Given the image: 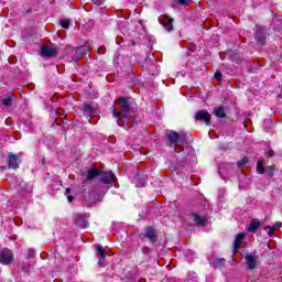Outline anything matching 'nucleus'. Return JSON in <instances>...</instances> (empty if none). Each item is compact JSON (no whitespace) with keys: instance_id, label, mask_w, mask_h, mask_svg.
<instances>
[{"instance_id":"nucleus-1","label":"nucleus","mask_w":282,"mask_h":282,"mask_svg":"<svg viewBox=\"0 0 282 282\" xmlns=\"http://www.w3.org/2000/svg\"><path fill=\"white\" fill-rule=\"evenodd\" d=\"M118 100H119L121 112H117L116 108L112 107L111 111H112L113 118H118L119 120L120 118H126V120H129V111L131 110V106H129V101L124 97H120Z\"/></svg>"},{"instance_id":"nucleus-2","label":"nucleus","mask_w":282,"mask_h":282,"mask_svg":"<svg viewBox=\"0 0 282 282\" xmlns=\"http://www.w3.org/2000/svg\"><path fill=\"white\" fill-rule=\"evenodd\" d=\"M14 259V253L10 249H1L0 250V263L2 265H10L12 260Z\"/></svg>"},{"instance_id":"nucleus-3","label":"nucleus","mask_w":282,"mask_h":282,"mask_svg":"<svg viewBox=\"0 0 282 282\" xmlns=\"http://www.w3.org/2000/svg\"><path fill=\"white\" fill-rule=\"evenodd\" d=\"M245 261L247 263V267L249 270H254V268H257V263L259 261V258L252 253H248L245 257Z\"/></svg>"},{"instance_id":"nucleus-4","label":"nucleus","mask_w":282,"mask_h":282,"mask_svg":"<svg viewBox=\"0 0 282 282\" xmlns=\"http://www.w3.org/2000/svg\"><path fill=\"white\" fill-rule=\"evenodd\" d=\"M96 252H97V257H98V265H100L101 268H105V258L107 257V252H105V248H102V246L97 245L96 247Z\"/></svg>"},{"instance_id":"nucleus-5","label":"nucleus","mask_w":282,"mask_h":282,"mask_svg":"<svg viewBox=\"0 0 282 282\" xmlns=\"http://www.w3.org/2000/svg\"><path fill=\"white\" fill-rule=\"evenodd\" d=\"M160 23L164 25V28L167 30V32L173 31V19L169 15H163L159 19Z\"/></svg>"},{"instance_id":"nucleus-6","label":"nucleus","mask_w":282,"mask_h":282,"mask_svg":"<svg viewBox=\"0 0 282 282\" xmlns=\"http://www.w3.org/2000/svg\"><path fill=\"white\" fill-rule=\"evenodd\" d=\"M195 118H196V120H200L202 122L210 124V113H208V111H206V110H200V111L196 112Z\"/></svg>"},{"instance_id":"nucleus-7","label":"nucleus","mask_w":282,"mask_h":282,"mask_svg":"<svg viewBox=\"0 0 282 282\" xmlns=\"http://www.w3.org/2000/svg\"><path fill=\"white\" fill-rule=\"evenodd\" d=\"M113 182H116V176L113 175V173L108 172V173L101 174L102 184H109L110 186H113Z\"/></svg>"},{"instance_id":"nucleus-8","label":"nucleus","mask_w":282,"mask_h":282,"mask_svg":"<svg viewBox=\"0 0 282 282\" xmlns=\"http://www.w3.org/2000/svg\"><path fill=\"white\" fill-rule=\"evenodd\" d=\"M166 138L170 144H173L174 149H177V140H180V133H177L176 131H170L166 134Z\"/></svg>"},{"instance_id":"nucleus-9","label":"nucleus","mask_w":282,"mask_h":282,"mask_svg":"<svg viewBox=\"0 0 282 282\" xmlns=\"http://www.w3.org/2000/svg\"><path fill=\"white\" fill-rule=\"evenodd\" d=\"M243 239H246V234L240 232L236 236L234 241V252H239V248H241V243H243Z\"/></svg>"},{"instance_id":"nucleus-10","label":"nucleus","mask_w":282,"mask_h":282,"mask_svg":"<svg viewBox=\"0 0 282 282\" xmlns=\"http://www.w3.org/2000/svg\"><path fill=\"white\" fill-rule=\"evenodd\" d=\"M144 237H147V239H150L152 243H155L158 241V235L155 234V229L153 227H148L145 229Z\"/></svg>"},{"instance_id":"nucleus-11","label":"nucleus","mask_w":282,"mask_h":282,"mask_svg":"<svg viewBox=\"0 0 282 282\" xmlns=\"http://www.w3.org/2000/svg\"><path fill=\"white\" fill-rule=\"evenodd\" d=\"M58 54V50L52 46H43L42 47V56H56Z\"/></svg>"},{"instance_id":"nucleus-12","label":"nucleus","mask_w":282,"mask_h":282,"mask_svg":"<svg viewBox=\"0 0 282 282\" xmlns=\"http://www.w3.org/2000/svg\"><path fill=\"white\" fill-rule=\"evenodd\" d=\"M20 162L19 156L12 153L9 154V169H19Z\"/></svg>"},{"instance_id":"nucleus-13","label":"nucleus","mask_w":282,"mask_h":282,"mask_svg":"<svg viewBox=\"0 0 282 282\" xmlns=\"http://www.w3.org/2000/svg\"><path fill=\"white\" fill-rule=\"evenodd\" d=\"M261 228V221L259 219H252L250 225L247 227L248 232H257Z\"/></svg>"},{"instance_id":"nucleus-14","label":"nucleus","mask_w":282,"mask_h":282,"mask_svg":"<svg viewBox=\"0 0 282 282\" xmlns=\"http://www.w3.org/2000/svg\"><path fill=\"white\" fill-rule=\"evenodd\" d=\"M75 223L79 228H87V221H85V217L82 214H75Z\"/></svg>"},{"instance_id":"nucleus-15","label":"nucleus","mask_w":282,"mask_h":282,"mask_svg":"<svg viewBox=\"0 0 282 282\" xmlns=\"http://www.w3.org/2000/svg\"><path fill=\"white\" fill-rule=\"evenodd\" d=\"M210 265H213V268H224L226 265V259H216Z\"/></svg>"},{"instance_id":"nucleus-16","label":"nucleus","mask_w":282,"mask_h":282,"mask_svg":"<svg viewBox=\"0 0 282 282\" xmlns=\"http://www.w3.org/2000/svg\"><path fill=\"white\" fill-rule=\"evenodd\" d=\"M193 218H194L195 224H197L198 226H204V224H206V218H204L197 214H194Z\"/></svg>"},{"instance_id":"nucleus-17","label":"nucleus","mask_w":282,"mask_h":282,"mask_svg":"<svg viewBox=\"0 0 282 282\" xmlns=\"http://www.w3.org/2000/svg\"><path fill=\"white\" fill-rule=\"evenodd\" d=\"M95 177H98V170L97 169H91L87 172L86 178L91 181Z\"/></svg>"},{"instance_id":"nucleus-18","label":"nucleus","mask_w":282,"mask_h":282,"mask_svg":"<svg viewBox=\"0 0 282 282\" xmlns=\"http://www.w3.org/2000/svg\"><path fill=\"white\" fill-rule=\"evenodd\" d=\"M83 109L86 116H94V108L91 107V105L85 104Z\"/></svg>"},{"instance_id":"nucleus-19","label":"nucleus","mask_w":282,"mask_h":282,"mask_svg":"<svg viewBox=\"0 0 282 282\" xmlns=\"http://www.w3.org/2000/svg\"><path fill=\"white\" fill-rule=\"evenodd\" d=\"M74 52H75V54H79L78 58H83V56H85L87 54V50H85V47H83V46L75 48Z\"/></svg>"},{"instance_id":"nucleus-20","label":"nucleus","mask_w":282,"mask_h":282,"mask_svg":"<svg viewBox=\"0 0 282 282\" xmlns=\"http://www.w3.org/2000/svg\"><path fill=\"white\" fill-rule=\"evenodd\" d=\"M215 116H217V118H226V110L224 109V107H219L215 110Z\"/></svg>"},{"instance_id":"nucleus-21","label":"nucleus","mask_w":282,"mask_h":282,"mask_svg":"<svg viewBox=\"0 0 282 282\" xmlns=\"http://www.w3.org/2000/svg\"><path fill=\"white\" fill-rule=\"evenodd\" d=\"M257 171H258V173H260V175L265 174V167L263 166V162L262 161H259L257 163Z\"/></svg>"},{"instance_id":"nucleus-22","label":"nucleus","mask_w":282,"mask_h":282,"mask_svg":"<svg viewBox=\"0 0 282 282\" xmlns=\"http://www.w3.org/2000/svg\"><path fill=\"white\" fill-rule=\"evenodd\" d=\"M264 173L269 177H272L274 175V166L270 165V166L264 167Z\"/></svg>"},{"instance_id":"nucleus-23","label":"nucleus","mask_w":282,"mask_h":282,"mask_svg":"<svg viewBox=\"0 0 282 282\" xmlns=\"http://www.w3.org/2000/svg\"><path fill=\"white\" fill-rule=\"evenodd\" d=\"M59 24L64 30H69V20H61Z\"/></svg>"},{"instance_id":"nucleus-24","label":"nucleus","mask_w":282,"mask_h":282,"mask_svg":"<svg viewBox=\"0 0 282 282\" xmlns=\"http://www.w3.org/2000/svg\"><path fill=\"white\" fill-rule=\"evenodd\" d=\"M264 230H267L269 237H273L274 236V228L272 226L264 227Z\"/></svg>"},{"instance_id":"nucleus-25","label":"nucleus","mask_w":282,"mask_h":282,"mask_svg":"<svg viewBox=\"0 0 282 282\" xmlns=\"http://www.w3.org/2000/svg\"><path fill=\"white\" fill-rule=\"evenodd\" d=\"M238 166H246L248 164V158H242L240 161L237 162Z\"/></svg>"},{"instance_id":"nucleus-26","label":"nucleus","mask_w":282,"mask_h":282,"mask_svg":"<svg viewBox=\"0 0 282 282\" xmlns=\"http://www.w3.org/2000/svg\"><path fill=\"white\" fill-rule=\"evenodd\" d=\"M4 107H11L12 106V98L8 97L3 100Z\"/></svg>"},{"instance_id":"nucleus-27","label":"nucleus","mask_w":282,"mask_h":282,"mask_svg":"<svg viewBox=\"0 0 282 282\" xmlns=\"http://www.w3.org/2000/svg\"><path fill=\"white\" fill-rule=\"evenodd\" d=\"M177 3H180L181 6H188V3H191V0H176Z\"/></svg>"},{"instance_id":"nucleus-28","label":"nucleus","mask_w":282,"mask_h":282,"mask_svg":"<svg viewBox=\"0 0 282 282\" xmlns=\"http://www.w3.org/2000/svg\"><path fill=\"white\" fill-rule=\"evenodd\" d=\"M93 3L95 6H102V3H105V0H93Z\"/></svg>"},{"instance_id":"nucleus-29","label":"nucleus","mask_w":282,"mask_h":282,"mask_svg":"<svg viewBox=\"0 0 282 282\" xmlns=\"http://www.w3.org/2000/svg\"><path fill=\"white\" fill-rule=\"evenodd\" d=\"M215 78H216V80H221V72L217 70L215 73Z\"/></svg>"},{"instance_id":"nucleus-30","label":"nucleus","mask_w":282,"mask_h":282,"mask_svg":"<svg viewBox=\"0 0 282 282\" xmlns=\"http://www.w3.org/2000/svg\"><path fill=\"white\" fill-rule=\"evenodd\" d=\"M66 197H67V202H68L69 204H72V202H74V196H72V195H66Z\"/></svg>"},{"instance_id":"nucleus-31","label":"nucleus","mask_w":282,"mask_h":282,"mask_svg":"<svg viewBox=\"0 0 282 282\" xmlns=\"http://www.w3.org/2000/svg\"><path fill=\"white\" fill-rule=\"evenodd\" d=\"M273 228H282V223H275L274 225H273Z\"/></svg>"},{"instance_id":"nucleus-32","label":"nucleus","mask_w":282,"mask_h":282,"mask_svg":"<svg viewBox=\"0 0 282 282\" xmlns=\"http://www.w3.org/2000/svg\"><path fill=\"white\" fill-rule=\"evenodd\" d=\"M69 193H72V188L67 187L65 191V195H69Z\"/></svg>"},{"instance_id":"nucleus-33","label":"nucleus","mask_w":282,"mask_h":282,"mask_svg":"<svg viewBox=\"0 0 282 282\" xmlns=\"http://www.w3.org/2000/svg\"><path fill=\"white\" fill-rule=\"evenodd\" d=\"M29 254L32 257L34 254V249L29 250Z\"/></svg>"}]
</instances>
